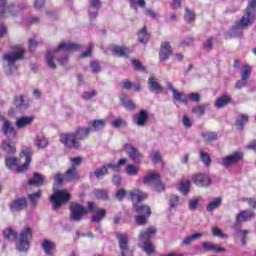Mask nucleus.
<instances>
[{"label":"nucleus","instance_id":"nucleus-57","mask_svg":"<svg viewBox=\"0 0 256 256\" xmlns=\"http://www.w3.org/2000/svg\"><path fill=\"white\" fill-rule=\"evenodd\" d=\"M97 95V91L91 90V91H86L82 94V99L85 101H89V99H93Z\"/></svg>","mask_w":256,"mask_h":256},{"label":"nucleus","instance_id":"nucleus-29","mask_svg":"<svg viewBox=\"0 0 256 256\" xmlns=\"http://www.w3.org/2000/svg\"><path fill=\"white\" fill-rule=\"evenodd\" d=\"M148 85L150 91H152L153 93H161L163 91V86H161V84L157 82V78L150 77L148 79Z\"/></svg>","mask_w":256,"mask_h":256},{"label":"nucleus","instance_id":"nucleus-41","mask_svg":"<svg viewBox=\"0 0 256 256\" xmlns=\"http://www.w3.org/2000/svg\"><path fill=\"white\" fill-rule=\"evenodd\" d=\"M138 41H139V43H147V41H149V34L147 33V26H144L138 32Z\"/></svg>","mask_w":256,"mask_h":256},{"label":"nucleus","instance_id":"nucleus-26","mask_svg":"<svg viewBox=\"0 0 256 256\" xmlns=\"http://www.w3.org/2000/svg\"><path fill=\"white\" fill-rule=\"evenodd\" d=\"M77 180H79V172H77V168L70 167L64 175V181L71 182Z\"/></svg>","mask_w":256,"mask_h":256},{"label":"nucleus","instance_id":"nucleus-8","mask_svg":"<svg viewBox=\"0 0 256 256\" xmlns=\"http://www.w3.org/2000/svg\"><path fill=\"white\" fill-rule=\"evenodd\" d=\"M70 215H69V221L78 223L87 215V208H85L83 205L76 203V202H71L70 206Z\"/></svg>","mask_w":256,"mask_h":256},{"label":"nucleus","instance_id":"nucleus-20","mask_svg":"<svg viewBox=\"0 0 256 256\" xmlns=\"http://www.w3.org/2000/svg\"><path fill=\"white\" fill-rule=\"evenodd\" d=\"M168 89L172 92L174 101H180L181 103H187V94L177 91L171 82H167Z\"/></svg>","mask_w":256,"mask_h":256},{"label":"nucleus","instance_id":"nucleus-21","mask_svg":"<svg viewBox=\"0 0 256 256\" xmlns=\"http://www.w3.org/2000/svg\"><path fill=\"white\" fill-rule=\"evenodd\" d=\"M29 185H35V187H41L45 185V175L39 172H34L33 177L28 181Z\"/></svg>","mask_w":256,"mask_h":256},{"label":"nucleus","instance_id":"nucleus-56","mask_svg":"<svg viewBox=\"0 0 256 256\" xmlns=\"http://www.w3.org/2000/svg\"><path fill=\"white\" fill-rule=\"evenodd\" d=\"M212 235L214 237H220V239H227V234L223 233V231L217 227L212 229Z\"/></svg>","mask_w":256,"mask_h":256},{"label":"nucleus","instance_id":"nucleus-62","mask_svg":"<svg viewBox=\"0 0 256 256\" xmlns=\"http://www.w3.org/2000/svg\"><path fill=\"white\" fill-rule=\"evenodd\" d=\"M177 205H179V196L172 195L170 197V207H171V209H174V207H177Z\"/></svg>","mask_w":256,"mask_h":256},{"label":"nucleus","instance_id":"nucleus-9","mask_svg":"<svg viewBox=\"0 0 256 256\" xmlns=\"http://www.w3.org/2000/svg\"><path fill=\"white\" fill-rule=\"evenodd\" d=\"M71 199V194L66 190H57L54 194L50 196V201L53 204L54 211H57L63 203L69 202Z\"/></svg>","mask_w":256,"mask_h":256},{"label":"nucleus","instance_id":"nucleus-1","mask_svg":"<svg viewBox=\"0 0 256 256\" xmlns=\"http://www.w3.org/2000/svg\"><path fill=\"white\" fill-rule=\"evenodd\" d=\"M4 237L8 239V241H16V249L20 251V253H25V251H29L31 247L33 230L30 227H26L22 229L18 235L17 231L7 228L4 230Z\"/></svg>","mask_w":256,"mask_h":256},{"label":"nucleus","instance_id":"nucleus-37","mask_svg":"<svg viewBox=\"0 0 256 256\" xmlns=\"http://www.w3.org/2000/svg\"><path fill=\"white\" fill-rule=\"evenodd\" d=\"M91 127V131H101V129H105V125L106 122L105 120L101 119V120H94L90 123Z\"/></svg>","mask_w":256,"mask_h":256},{"label":"nucleus","instance_id":"nucleus-61","mask_svg":"<svg viewBox=\"0 0 256 256\" xmlns=\"http://www.w3.org/2000/svg\"><path fill=\"white\" fill-rule=\"evenodd\" d=\"M70 161L72 163L71 167H74V169H77V167H79V165H81V163L83 162V158L77 156V157L71 158Z\"/></svg>","mask_w":256,"mask_h":256},{"label":"nucleus","instance_id":"nucleus-14","mask_svg":"<svg viewBox=\"0 0 256 256\" xmlns=\"http://www.w3.org/2000/svg\"><path fill=\"white\" fill-rule=\"evenodd\" d=\"M243 159V153L235 152L229 156H226L222 159L221 165L223 167H231V165H235V163H239Z\"/></svg>","mask_w":256,"mask_h":256},{"label":"nucleus","instance_id":"nucleus-35","mask_svg":"<svg viewBox=\"0 0 256 256\" xmlns=\"http://www.w3.org/2000/svg\"><path fill=\"white\" fill-rule=\"evenodd\" d=\"M246 123H249V116L247 114H240L235 123L238 131H243Z\"/></svg>","mask_w":256,"mask_h":256},{"label":"nucleus","instance_id":"nucleus-17","mask_svg":"<svg viewBox=\"0 0 256 256\" xmlns=\"http://www.w3.org/2000/svg\"><path fill=\"white\" fill-rule=\"evenodd\" d=\"M173 55V49H171V44L169 42H163L159 51V60L167 61L169 57Z\"/></svg>","mask_w":256,"mask_h":256},{"label":"nucleus","instance_id":"nucleus-27","mask_svg":"<svg viewBox=\"0 0 256 256\" xmlns=\"http://www.w3.org/2000/svg\"><path fill=\"white\" fill-rule=\"evenodd\" d=\"M33 116H24V117H20L17 118L15 125L18 129H25V127H27L28 125H31V123H33Z\"/></svg>","mask_w":256,"mask_h":256},{"label":"nucleus","instance_id":"nucleus-59","mask_svg":"<svg viewBox=\"0 0 256 256\" xmlns=\"http://www.w3.org/2000/svg\"><path fill=\"white\" fill-rule=\"evenodd\" d=\"M198 205H199V199H197V198H193V199L189 200V202H188V207H189L190 211L197 210Z\"/></svg>","mask_w":256,"mask_h":256},{"label":"nucleus","instance_id":"nucleus-40","mask_svg":"<svg viewBox=\"0 0 256 256\" xmlns=\"http://www.w3.org/2000/svg\"><path fill=\"white\" fill-rule=\"evenodd\" d=\"M42 248L45 251L46 255H51V251L55 248V242L45 239L42 242Z\"/></svg>","mask_w":256,"mask_h":256},{"label":"nucleus","instance_id":"nucleus-49","mask_svg":"<svg viewBox=\"0 0 256 256\" xmlns=\"http://www.w3.org/2000/svg\"><path fill=\"white\" fill-rule=\"evenodd\" d=\"M236 235L237 237H241V243L243 245H246L247 244V235H249V230H241V229H238L236 231Z\"/></svg>","mask_w":256,"mask_h":256},{"label":"nucleus","instance_id":"nucleus-36","mask_svg":"<svg viewBox=\"0 0 256 256\" xmlns=\"http://www.w3.org/2000/svg\"><path fill=\"white\" fill-rule=\"evenodd\" d=\"M106 215H107V210L98 209L97 213L92 216L91 221H92V223H101V221H103V219H105Z\"/></svg>","mask_w":256,"mask_h":256},{"label":"nucleus","instance_id":"nucleus-15","mask_svg":"<svg viewBox=\"0 0 256 256\" xmlns=\"http://www.w3.org/2000/svg\"><path fill=\"white\" fill-rule=\"evenodd\" d=\"M192 181L198 187H209L211 185V177L207 174H194Z\"/></svg>","mask_w":256,"mask_h":256},{"label":"nucleus","instance_id":"nucleus-22","mask_svg":"<svg viewBox=\"0 0 256 256\" xmlns=\"http://www.w3.org/2000/svg\"><path fill=\"white\" fill-rule=\"evenodd\" d=\"M148 119H149V113H147V110H141L137 118L134 119V123L138 127H145V123H147Z\"/></svg>","mask_w":256,"mask_h":256},{"label":"nucleus","instance_id":"nucleus-63","mask_svg":"<svg viewBox=\"0 0 256 256\" xmlns=\"http://www.w3.org/2000/svg\"><path fill=\"white\" fill-rule=\"evenodd\" d=\"M152 163H161V153L159 151L152 152Z\"/></svg>","mask_w":256,"mask_h":256},{"label":"nucleus","instance_id":"nucleus-53","mask_svg":"<svg viewBox=\"0 0 256 256\" xmlns=\"http://www.w3.org/2000/svg\"><path fill=\"white\" fill-rule=\"evenodd\" d=\"M29 199H30L32 205H37V201H39V199H41V190L30 194Z\"/></svg>","mask_w":256,"mask_h":256},{"label":"nucleus","instance_id":"nucleus-55","mask_svg":"<svg viewBox=\"0 0 256 256\" xmlns=\"http://www.w3.org/2000/svg\"><path fill=\"white\" fill-rule=\"evenodd\" d=\"M112 127L114 129H119V127H127V122H125L123 119L121 118H117L116 120H114L112 122Z\"/></svg>","mask_w":256,"mask_h":256},{"label":"nucleus","instance_id":"nucleus-52","mask_svg":"<svg viewBox=\"0 0 256 256\" xmlns=\"http://www.w3.org/2000/svg\"><path fill=\"white\" fill-rule=\"evenodd\" d=\"M123 107L127 109L128 111H135V102L133 100H125L121 99Z\"/></svg>","mask_w":256,"mask_h":256},{"label":"nucleus","instance_id":"nucleus-25","mask_svg":"<svg viewBox=\"0 0 256 256\" xmlns=\"http://www.w3.org/2000/svg\"><path fill=\"white\" fill-rule=\"evenodd\" d=\"M109 174V170H107V166L103 165L100 168H97L95 171L90 172L89 177L90 179H102L105 175Z\"/></svg>","mask_w":256,"mask_h":256},{"label":"nucleus","instance_id":"nucleus-23","mask_svg":"<svg viewBox=\"0 0 256 256\" xmlns=\"http://www.w3.org/2000/svg\"><path fill=\"white\" fill-rule=\"evenodd\" d=\"M111 51L117 57H129L131 55V50L123 46H112Z\"/></svg>","mask_w":256,"mask_h":256},{"label":"nucleus","instance_id":"nucleus-4","mask_svg":"<svg viewBox=\"0 0 256 256\" xmlns=\"http://www.w3.org/2000/svg\"><path fill=\"white\" fill-rule=\"evenodd\" d=\"M155 233H157V228L151 226L139 234V241L142 243L141 247L147 255H153L155 253V247L151 243V235H155Z\"/></svg>","mask_w":256,"mask_h":256},{"label":"nucleus","instance_id":"nucleus-51","mask_svg":"<svg viewBox=\"0 0 256 256\" xmlns=\"http://www.w3.org/2000/svg\"><path fill=\"white\" fill-rule=\"evenodd\" d=\"M242 79H246L249 81V77H251V66L244 65L241 71Z\"/></svg>","mask_w":256,"mask_h":256},{"label":"nucleus","instance_id":"nucleus-31","mask_svg":"<svg viewBox=\"0 0 256 256\" xmlns=\"http://www.w3.org/2000/svg\"><path fill=\"white\" fill-rule=\"evenodd\" d=\"M89 133H91V127L79 128L74 136L76 137V141H83V139H87L89 137Z\"/></svg>","mask_w":256,"mask_h":256},{"label":"nucleus","instance_id":"nucleus-42","mask_svg":"<svg viewBox=\"0 0 256 256\" xmlns=\"http://www.w3.org/2000/svg\"><path fill=\"white\" fill-rule=\"evenodd\" d=\"M200 237H203V233H194L188 237H186L183 241H182V245L184 247H187L190 243H193V241H195V239H199Z\"/></svg>","mask_w":256,"mask_h":256},{"label":"nucleus","instance_id":"nucleus-43","mask_svg":"<svg viewBox=\"0 0 256 256\" xmlns=\"http://www.w3.org/2000/svg\"><path fill=\"white\" fill-rule=\"evenodd\" d=\"M184 20L186 23H194L195 12L189 8H185Z\"/></svg>","mask_w":256,"mask_h":256},{"label":"nucleus","instance_id":"nucleus-44","mask_svg":"<svg viewBox=\"0 0 256 256\" xmlns=\"http://www.w3.org/2000/svg\"><path fill=\"white\" fill-rule=\"evenodd\" d=\"M200 161L204 163L205 167H211V155L205 151H200Z\"/></svg>","mask_w":256,"mask_h":256},{"label":"nucleus","instance_id":"nucleus-13","mask_svg":"<svg viewBox=\"0 0 256 256\" xmlns=\"http://www.w3.org/2000/svg\"><path fill=\"white\" fill-rule=\"evenodd\" d=\"M0 120L2 121V132L5 137H17V130L15 127L11 125V122L7 120V118L0 116Z\"/></svg>","mask_w":256,"mask_h":256},{"label":"nucleus","instance_id":"nucleus-60","mask_svg":"<svg viewBox=\"0 0 256 256\" xmlns=\"http://www.w3.org/2000/svg\"><path fill=\"white\" fill-rule=\"evenodd\" d=\"M90 67L92 69V73H100L101 71V64L96 60L91 62Z\"/></svg>","mask_w":256,"mask_h":256},{"label":"nucleus","instance_id":"nucleus-10","mask_svg":"<svg viewBox=\"0 0 256 256\" xmlns=\"http://www.w3.org/2000/svg\"><path fill=\"white\" fill-rule=\"evenodd\" d=\"M123 150L127 153L131 161L137 164L141 163L143 159V154H141V152L137 149V147L129 143H125L123 144Z\"/></svg>","mask_w":256,"mask_h":256},{"label":"nucleus","instance_id":"nucleus-54","mask_svg":"<svg viewBox=\"0 0 256 256\" xmlns=\"http://www.w3.org/2000/svg\"><path fill=\"white\" fill-rule=\"evenodd\" d=\"M63 179H65V176L61 173H57L54 176V189H57L61 183H63Z\"/></svg>","mask_w":256,"mask_h":256},{"label":"nucleus","instance_id":"nucleus-5","mask_svg":"<svg viewBox=\"0 0 256 256\" xmlns=\"http://www.w3.org/2000/svg\"><path fill=\"white\" fill-rule=\"evenodd\" d=\"M133 209L138 216L135 217V221L138 225H147L149 217H151V207L147 204L137 202L133 205Z\"/></svg>","mask_w":256,"mask_h":256},{"label":"nucleus","instance_id":"nucleus-46","mask_svg":"<svg viewBox=\"0 0 256 256\" xmlns=\"http://www.w3.org/2000/svg\"><path fill=\"white\" fill-rule=\"evenodd\" d=\"M209 107V104H203L197 107L192 108V113H195V115H198V117H202V115H205V110Z\"/></svg>","mask_w":256,"mask_h":256},{"label":"nucleus","instance_id":"nucleus-48","mask_svg":"<svg viewBox=\"0 0 256 256\" xmlns=\"http://www.w3.org/2000/svg\"><path fill=\"white\" fill-rule=\"evenodd\" d=\"M95 197L96 199H101L102 201H109V192H107V190H96Z\"/></svg>","mask_w":256,"mask_h":256},{"label":"nucleus","instance_id":"nucleus-45","mask_svg":"<svg viewBox=\"0 0 256 256\" xmlns=\"http://www.w3.org/2000/svg\"><path fill=\"white\" fill-rule=\"evenodd\" d=\"M5 163H6V167L8 169H11V167H15L19 165V158L6 156Z\"/></svg>","mask_w":256,"mask_h":256},{"label":"nucleus","instance_id":"nucleus-7","mask_svg":"<svg viewBox=\"0 0 256 256\" xmlns=\"http://www.w3.org/2000/svg\"><path fill=\"white\" fill-rule=\"evenodd\" d=\"M23 9H25V6H21L20 4L7 5V0H0V17L2 19L15 17V15H19Z\"/></svg>","mask_w":256,"mask_h":256},{"label":"nucleus","instance_id":"nucleus-11","mask_svg":"<svg viewBox=\"0 0 256 256\" xmlns=\"http://www.w3.org/2000/svg\"><path fill=\"white\" fill-rule=\"evenodd\" d=\"M60 141L65 145L66 147H70L71 149H79L81 147V144L79 141H77V138L75 134H62L60 136Z\"/></svg>","mask_w":256,"mask_h":256},{"label":"nucleus","instance_id":"nucleus-28","mask_svg":"<svg viewBox=\"0 0 256 256\" xmlns=\"http://www.w3.org/2000/svg\"><path fill=\"white\" fill-rule=\"evenodd\" d=\"M129 195L132 201H138V203H141V201H145V199H147V194L139 189L130 191Z\"/></svg>","mask_w":256,"mask_h":256},{"label":"nucleus","instance_id":"nucleus-39","mask_svg":"<svg viewBox=\"0 0 256 256\" xmlns=\"http://www.w3.org/2000/svg\"><path fill=\"white\" fill-rule=\"evenodd\" d=\"M3 151H6L8 155H15L17 149L9 141H3L1 144Z\"/></svg>","mask_w":256,"mask_h":256},{"label":"nucleus","instance_id":"nucleus-18","mask_svg":"<svg viewBox=\"0 0 256 256\" xmlns=\"http://www.w3.org/2000/svg\"><path fill=\"white\" fill-rule=\"evenodd\" d=\"M90 6L88 7V13L90 21L97 18L99 9H101V0H89Z\"/></svg>","mask_w":256,"mask_h":256},{"label":"nucleus","instance_id":"nucleus-3","mask_svg":"<svg viewBox=\"0 0 256 256\" xmlns=\"http://www.w3.org/2000/svg\"><path fill=\"white\" fill-rule=\"evenodd\" d=\"M81 49V45L72 43V42H61L57 49L49 50L46 54V63L50 66L51 69H57V65L55 64V57L61 55V51H79Z\"/></svg>","mask_w":256,"mask_h":256},{"label":"nucleus","instance_id":"nucleus-33","mask_svg":"<svg viewBox=\"0 0 256 256\" xmlns=\"http://www.w3.org/2000/svg\"><path fill=\"white\" fill-rule=\"evenodd\" d=\"M159 179H161V175L157 173H150L144 176L143 183L145 185H149V183H153L155 185L156 183H159Z\"/></svg>","mask_w":256,"mask_h":256},{"label":"nucleus","instance_id":"nucleus-58","mask_svg":"<svg viewBox=\"0 0 256 256\" xmlns=\"http://www.w3.org/2000/svg\"><path fill=\"white\" fill-rule=\"evenodd\" d=\"M132 65L136 71H146L147 69L141 62H139V60L132 59Z\"/></svg>","mask_w":256,"mask_h":256},{"label":"nucleus","instance_id":"nucleus-32","mask_svg":"<svg viewBox=\"0 0 256 256\" xmlns=\"http://www.w3.org/2000/svg\"><path fill=\"white\" fill-rule=\"evenodd\" d=\"M201 137L204 143H213L219 139V134L217 132H202Z\"/></svg>","mask_w":256,"mask_h":256},{"label":"nucleus","instance_id":"nucleus-47","mask_svg":"<svg viewBox=\"0 0 256 256\" xmlns=\"http://www.w3.org/2000/svg\"><path fill=\"white\" fill-rule=\"evenodd\" d=\"M189 187H191V182L189 180L181 181L179 184V191L184 195H187V193H189Z\"/></svg>","mask_w":256,"mask_h":256},{"label":"nucleus","instance_id":"nucleus-24","mask_svg":"<svg viewBox=\"0 0 256 256\" xmlns=\"http://www.w3.org/2000/svg\"><path fill=\"white\" fill-rule=\"evenodd\" d=\"M229 103H233V98L229 95L220 96L214 103L217 109H223V107H227Z\"/></svg>","mask_w":256,"mask_h":256},{"label":"nucleus","instance_id":"nucleus-16","mask_svg":"<svg viewBox=\"0 0 256 256\" xmlns=\"http://www.w3.org/2000/svg\"><path fill=\"white\" fill-rule=\"evenodd\" d=\"M253 217V212L251 211H240L237 215H236V221L233 225L234 229H237V227H239V225H241V223H246V221H251Z\"/></svg>","mask_w":256,"mask_h":256},{"label":"nucleus","instance_id":"nucleus-34","mask_svg":"<svg viewBox=\"0 0 256 256\" xmlns=\"http://www.w3.org/2000/svg\"><path fill=\"white\" fill-rule=\"evenodd\" d=\"M34 145H36L38 149H45V147L49 145V140H47L43 135H36Z\"/></svg>","mask_w":256,"mask_h":256},{"label":"nucleus","instance_id":"nucleus-12","mask_svg":"<svg viewBox=\"0 0 256 256\" xmlns=\"http://www.w3.org/2000/svg\"><path fill=\"white\" fill-rule=\"evenodd\" d=\"M31 155H33L31 148L22 150L20 157H25V163L22 166L17 167V173H25V171L29 169V165H31Z\"/></svg>","mask_w":256,"mask_h":256},{"label":"nucleus","instance_id":"nucleus-38","mask_svg":"<svg viewBox=\"0 0 256 256\" xmlns=\"http://www.w3.org/2000/svg\"><path fill=\"white\" fill-rule=\"evenodd\" d=\"M221 201V198H215L212 202L208 203L206 211H208V213H213L215 209L221 207Z\"/></svg>","mask_w":256,"mask_h":256},{"label":"nucleus","instance_id":"nucleus-2","mask_svg":"<svg viewBox=\"0 0 256 256\" xmlns=\"http://www.w3.org/2000/svg\"><path fill=\"white\" fill-rule=\"evenodd\" d=\"M255 13L256 0H251L246 8L245 14L232 28L233 37H241V35H243V29H247V27L253 23L255 19Z\"/></svg>","mask_w":256,"mask_h":256},{"label":"nucleus","instance_id":"nucleus-19","mask_svg":"<svg viewBox=\"0 0 256 256\" xmlns=\"http://www.w3.org/2000/svg\"><path fill=\"white\" fill-rule=\"evenodd\" d=\"M9 207L12 213H15L17 211H23V209H27V199L25 198L15 199L9 204Z\"/></svg>","mask_w":256,"mask_h":256},{"label":"nucleus","instance_id":"nucleus-50","mask_svg":"<svg viewBox=\"0 0 256 256\" xmlns=\"http://www.w3.org/2000/svg\"><path fill=\"white\" fill-rule=\"evenodd\" d=\"M126 173L127 175L135 176L139 173V167L133 164H128L126 167Z\"/></svg>","mask_w":256,"mask_h":256},{"label":"nucleus","instance_id":"nucleus-6","mask_svg":"<svg viewBox=\"0 0 256 256\" xmlns=\"http://www.w3.org/2000/svg\"><path fill=\"white\" fill-rule=\"evenodd\" d=\"M13 49H14V52L3 55V59L6 61L10 69V73H12V71H17V66L15 65V62L21 61V59H23L25 55V51L23 50V47L14 46Z\"/></svg>","mask_w":256,"mask_h":256},{"label":"nucleus","instance_id":"nucleus-64","mask_svg":"<svg viewBox=\"0 0 256 256\" xmlns=\"http://www.w3.org/2000/svg\"><path fill=\"white\" fill-rule=\"evenodd\" d=\"M203 47L205 51H211V49H213V39L212 38L207 39L204 42Z\"/></svg>","mask_w":256,"mask_h":256},{"label":"nucleus","instance_id":"nucleus-30","mask_svg":"<svg viewBox=\"0 0 256 256\" xmlns=\"http://www.w3.org/2000/svg\"><path fill=\"white\" fill-rule=\"evenodd\" d=\"M202 248L204 251H216V253H224L226 251L224 247L217 246L213 242L202 243Z\"/></svg>","mask_w":256,"mask_h":256}]
</instances>
